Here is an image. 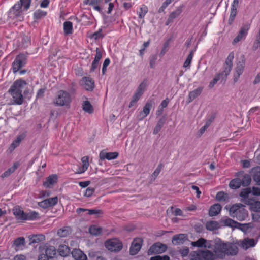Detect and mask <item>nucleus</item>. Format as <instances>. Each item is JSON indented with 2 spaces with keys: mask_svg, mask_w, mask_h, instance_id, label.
<instances>
[{
  "mask_svg": "<svg viewBox=\"0 0 260 260\" xmlns=\"http://www.w3.org/2000/svg\"><path fill=\"white\" fill-rule=\"evenodd\" d=\"M213 249L218 258H223L227 255H235L238 252L237 245L232 243H224L220 239L213 241Z\"/></svg>",
  "mask_w": 260,
  "mask_h": 260,
  "instance_id": "f257e3e1",
  "label": "nucleus"
},
{
  "mask_svg": "<svg viewBox=\"0 0 260 260\" xmlns=\"http://www.w3.org/2000/svg\"><path fill=\"white\" fill-rule=\"evenodd\" d=\"M234 58V52H230L225 60V62L224 64L223 71L217 74L213 79L210 82L209 87L210 88H213L219 80H221L224 81L226 80L227 76L230 74L232 69L233 60Z\"/></svg>",
  "mask_w": 260,
  "mask_h": 260,
  "instance_id": "f03ea898",
  "label": "nucleus"
},
{
  "mask_svg": "<svg viewBox=\"0 0 260 260\" xmlns=\"http://www.w3.org/2000/svg\"><path fill=\"white\" fill-rule=\"evenodd\" d=\"M245 208V206L242 204H234L230 208V215L240 221H243L248 216V212Z\"/></svg>",
  "mask_w": 260,
  "mask_h": 260,
  "instance_id": "7ed1b4c3",
  "label": "nucleus"
},
{
  "mask_svg": "<svg viewBox=\"0 0 260 260\" xmlns=\"http://www.w3.org/2000/svg\"><path fill=\"white\" fill-rule=\"evenodd\" d=\"M70 94L66 91L61 90L58 91L54 103L58 106H69L71 102Z\"/></svg>",
  "mask_w": 260,
  "mask_h": 260,
  "instance_id": "20e7f679",
  "label": "nucleus"
},
{
  "mask_svg": "<svg viewBox=\"0 0 260 260\" xmlns=\"http://www.w3.org/2000/svg\"><path fill=\"white\" fill-rule=\"evenodd\" d=\"M250 28V24L249 23H246L242 25L237 36L234 39L232 44L235 45L241 40H244L246 38Z\"/></svg>",
  "mask_w": 260,
  "mask_h": 260,
  "instance_id": "39448f33",
  "label": "nucleus"
},
{
  "mask_svg": "<svg viewBox=\"0 0 260 260\" xmlns=\"http://www.w3.org/2000/svg\"><path fill=\"white\" fill-rule=\"evenodd\" d=\"M106 247L111 251H119L122 248V244L116 239L109 240L105 242Z\"/></svg>",
  "mask_w": 260,
  "mask_h": 260,
  "instance_id": "423d86ee",
  "label": "nucleus"
},
{
  "mask_svg": "<svg viewBox=\"0 0 260 260\" xmlns=\"http://www.w3.org/2000/svg\"><path fill=\"white\" fill-rule=\"evenodd\" d=\"M26 56L24 54H20L17 55L12 64L13 72L15 73L25 64Z\"/></svg>",
  "mask_w": 260,
  "mask_h": 260,
  "instance_id": "0eeeda50",
  "label": "nucleus"
},
{
  "mask_svg": "<svg viewBox=\"0 0 260 260\" xmlns=\"http://www.w3.org/2000/svg\"><path fill=\"white\" fill-rule=\"evenodd\" d=\"M166 245L159 242L153 244L148 250V254L152 255L153 254L161 253L167 250Z\"/></svg>",
  "mask_w": 260,
  "mask_h": 260,
  "instance_id": "6e6552de",
  "label": "nucleus"
},
{
  "mask_svg": "<svg viewBox=\"0 0 260 260\" xmlns=\"http://www.w3.org/2000/svg\"><path fill=\"white\" fill-rule=\"evenodd\" d=\"M143 240L141 238H136L134 240L130 247V254L135 255L140 251L142 245Z\"/></svg>",
  "mask_w": 260,
  "mask_h": 260,
  "instance_id": "1a4fd4ad",
  "label": "nucleus"
},
{
  "mask_svg": "<svg viewBox=\"0 0 260 260\" xmlns=\"http://www.w3.org/2000/svg\"><path fill=\"white\" fill-rule=\"evenodd\" d=\"M56 249L53 246H49L45 250V254H42L39 256V260H49V258H52L56 254Z\"/></svg>",
  "mask_w": 260,
  "mask_h": 260,
  "instance_id": "9d476101",
  "label": "nucleus"
},
{
  "mask_svg": "<svg viewBox=\"0 0 260 260\" xmlns=\"http://www.w3.org/2000/svg\"><path fill=\"white\" fill-rule=\"evenodd\" d=\"M80 83L86 90L88 91H92L94 87V82L90 77H84L80 81Z\"/></svg>",
  "mask_w": 260,
  "mask_h": 260,
  "instance_id": "9b49d317",
  "label": "nucleus"
},
{
  "mask_svg": "<svg viewBox=\"0 0 260 260\" xmlns=\"http://www.w3.org/2000/svg\"><path fill=\"white\" fill-rule=\"evenodd\" d=\"M236 176L240 178L241 185L243 186H248L251 181L250 175L248 174L244 173L243 171L237 173Z\"/></svg>",
  "mask_w": 260,
  "mask_h": 260,
  "instance_id": "f8f14e48",
  "label": "nucleus"
},
{
  "mask_svg": "<svg viewBox=\"0 0 260 260\" xmlns=\"http://www.w3.org/2000/svg\"><path fill=\"white\" fill-rule=\"evenodd\" d=\"M58 180L57 175L56 174H51L47 177L43 182V186L48 188L52 187L57 182Z\"/></svg>",
  "mask_w": 260,
  "mask_h": 260,
  "instance_id": "ddd939ff",
  "label": "nucleus"
},
{
  "mask_svg": "<svg viewBox=\"0 0 260 260\" xmlns=\"http://www.w3.org/2000/svg\"><path fill=\"white\" fill-rule=\"evenodd\" d=\"M245 60L243 56H242L241 61H239L236 67V75H235L234 81L236 82L239 76L243 73L245 67Z\"/></svg>",
  "mask_w": 260,
  "mask_h": 260,
  "instance_id": "4468645a",
  "label": "nucleus"
},
{
  "mask_svg": "<svg viewBox=\"0 0 260 260\" xmlns=\"http://www.w3.org/2000/svg\"><path fill=\"white\" fill-rule=\"evenodd\" d=\"M197 257L201 260H215L218 258L215 253L208 250L202 251L200 254L197 255Z\"/></svg>",
  "mask_w": 260,
  "mask_h": 260,
  "instance_id": "2eb2a0df",
  "label": "nucleus"
},
{
  "mask_svg": "<svg viewBox=\"0 0 260 260\" xmlns=\"http://www.w3.org/2000/svg\"><path fill=\"white\" fill-rule=\"evenodd\" d=\"M26 85V82L22 79L16 80L9 90L22 92V89Z\"/></svg>",
  "mask_w": 260,
  "mask_h": 260,
  "instance_id": "dca6fc26",
  "label": "nucleus"
},
{
  "mask_svg": "<svg viewBox=\"0 0 260 260\" xmlns=\"http://www.w3.org/2000/svg\"><path fill=\"white\" fill-rule=\"evenodd\" d=\"M118 156V152H106L105 150H102L99 154V158L101 160H103L105 159L108 160L114 159L116 158Z\"/></svg>",
  "mask_w": 260,
  "mask_h": 260,
  "instance_id": "f3484780",
  "label": "nucleus"
},
{
  "mask_svg": "<svg viewBox=\"0 0 260 260\" xmlns=\"http://www.w3.org/2000/svg\"><path fill=\"white\" fill-rule=\"evenodd\" d=\"M13 213L18 221L25 220L26 213L19 206H15L13 209Z\"/></svg>",
  "mask_w": 260,
  "mask_h": 260,
  "instance_id": "a211bd4d",
  "label": "nucleus"
},
{
  "mask_svg": "<svg viewBox=\"0 0 260 260\" xmlns=\"http://www.w3.org/2000/svg\"><path fill=\"white\" fill-rule=\"evenodd\" d=\"M191 245L194 247H202L211 248L212 245L209 241L205 240L204 238H201L196 241L192 242Z\"/></svg>",
  "mask_w": 260,
  "mask_h": 260,
  "instance_id": "6ab92c4d",
  "label": "nucleus"
},
{
  "mask_svg": "<svg viewBox=\"0 0 260 260\" xmlns=\"http://www.w3.org/2000/svg\"><path fill=\"white\" fill-rule=\"evenodd\" d=\"M239 1L237 0H234L231 9L230 16L229 19V24H231L237 14V9L238 7Z\"/></svg>",
  "mask_w": 260,
  "mask_h": 260,
  "instance_id": "aec40b11",
  "label": "nucleus"
},
{
  "mask_svg": "<svg viewBox=\"0 0 260 260\" xmlns=\"http://www.w3.org/2000/svg\"><path fill=\"white\" fill-rule=\"evenodd\" d=\"M203 90V87H199L193 91H190L188 96L187 103H190L194 100L197 97L199 96Z\"/></svg>",
  "mask_w": 260,
  "mask_h": 260,
  "instance_id": "412c9836",
  "label": "nucleus"
},
{
  "mask_svg": "<svg viewBox=\"0 0 260 260\" xmlns=\"http://www.w3.org/2000/svg\"><path fill=\"white\" fill-rule=\"evenodd\" d=\"M182 8L181 7H178L174 11L172 12L169 15L168 20L166 22V25H168L173 22V20L178 17L182 13Z\"/></svg>",
  "mask_w": 260,
  "mask_h": 260,
  "instance_id": "4be33fe9",
  "label": "nucleus"
},
{
  "mask_svg": "<svg viewBox=\"0 0 260 260\" xmlns=\"http://www.w3.org/2000/svg\"><path fill=\"white\" fill-rule=\"evenodd\" d=\"M9 92L12 96L14 102L18 105H21L23 103V95L22 92L9 90Z\"/></svg>",
  "mask_w": 260,
  "mask_h": 260,
  "instance_id": "5701e85b",
  "label": "nucleus"
},
{
  "mask_svg": "<svg viewBox=\"0 0 260 260\" xmlns=\"http://www.w3.org/2000/svg\"><path fill=\"white\" fill-rule=\"evenodd\" d=\"M71 254L75 260H86L87 258L86 255L79 249H73Z\"/></svg>",
  "mask_w": 260,
  "mask_h": 260,
  "instance_id": "b1692460",
  "label": "nucleus"
},
{
  "mask_svg": "<svg viewBox=\"0 0 260 260\" xmlns=\"http://www.w3.org/2000/svg\"><path fill=\"white\" fill-rule=\"evenodd\" d=\"M19 166V164L18 162H15L13 164V166L8 169L6 171H5L3 173H2L1 175V177L2 179H4L7 178L11 175L13 173H14L15 170L18 168Z\"/></svg>",
  "mask_w": 260,
  "mask_h": 260,
  "instance_id": "393cba45",
  "label": "nucleus"
},
{
  "mask_svg": "<svg viewBox=\"0 0 260 260\" xmlns=\"http://www.w3.org/2000/svg\"><path fill=\"white\" fill-rule=\"evenodd\" d=\"M256 243V242L254 239L245 238L242 241L241 246L243 249L246 250L250 247H254Z\"/></svg>",
  "mask_w": 260,
  "mask_h": 260,
  "instance_id": "a878e982",
  "label": "nucleus"
},
{
  "mask_svg": "<svg viewBox=\"0 0 260 260\" xmlns=\"http://www.w3.org/2000/svg\"><path fill=\"white\" fill-rule=\"evenodd\" d=\"M221 210V206L220 204H214L209 209V215L210 216H216L220 212Z\"/></svg>",
  "mask_w": 260,
  "mask_h": 260,
  "instance_id": "bb28decb",
  "label": "nucleus"
},
{
  "mask_svg": "<svg viewBox=\"0 0 260 260\" xmlns=\"http://www.w3.org/2000/svg\"><path fill=\"white\" fill-rule=\"evenodd\" d=\"M237 221L228 217H223L220 220V223L224 225L235 228L237 225Z\"/></svg>",
  "mask_w": 260,
  "mask_h": 260,
  "instance_id": "cd10ccee",
  "label": "nucleus"
},
{
  "mask_svg": "<svg viewBox=\"0 0 260 260\" xmlns=\"http://www.w3.org/2000/svg\"><path fill=\"white\" fill-rule=\"evenodd\" d=\"M186 237L184 234L175 235L172 238V243L175 245L182 244L186 239Z\"/></svg>",
  "mask_w": 260,
  "mask_h": 260,
  "instance_id": "c85d7f7f",
  "label": "nucleus"
},
{
  "mask_svg": "<svg viewBox=\"0 0 260 260\" xmlns=\"http://www.w3.org/2000/svg\"><path fill=\"white\" fill-rule=\"evenodd\" d=\"M24 138V136L23 135L18 136L16 139L11 143L9 147L10 151H13L17 147H18Z\"/></svg>",
  "mask_w": 260,
  "mask_h": 260,
  "instance_id": "c756f323",
  "label": "nucleus"
},
{
  "mask_svg": "<svg viewBox=\"0 0 260 260\" xmlns=\"http://www.w3.org/2000/svg\"><path fill=\"white\" fill-rule=\"evenodd\" d=\"M58 251L61 256L65 257L69 255L70 249L69 247L66 245H60L59 246Z\"/></svg>",
  "mask_w": 260,
  "mask_h": 260,
  "instance_id": "7c9ffc66",
  "label": "nucleus"
},
{
  "mask_svg": "<svg viewBox=\"0 0 260 260\" xmlns=\"http://www.w3.org/2000/svg\"><path fill=\"white\" fill-rule=\"evenodd\" d=\"M45 236L42 234L34 235L29 237L30 243H38L43 241L45 240Z\"/></svg>",
  "mask_w": 260,
  "mask_h": 260,
  "instance_id": "2f4dec72",
  "label": "nucleus"
},
{
  "mask_svg": "<svg viewBox=\"0 0 260 260\" xmlns=\"http://www.w3.org/2000/svg\"><path fill=\"white\" fill-rule=\"evenodd\" d=\"M252 173H253V180L256 182V183L258 185H260V168H252Z\"/></svg>",
  "mask_w": 260,
  "mask_h": 260,
  "instance_id": "473e14b6",
  "label": "nucleus"
},
{
  "mask_svg": "<svg viewBox=\"0 0 260 260\" xmlns=\"http://www.w3.org/2000/svg\"><path fill=\"white\" fill-rule=\"evenodd\" d=\"M241 185L240 178H239L238 177L231 180L229 184L230 188L233 189L239 188Z\"/></svg>",
  "mask_w": 260,
  "mask_h": 260,
  "instance_id": "72a5a7b5",
  "label": "nucleus"
},
{
  "mask_svg": "<svg viewBox=\"0 0 260 260\" xmlns=\"http://www.w3.org/2000/svg\"><path fill=\"white\" fill-rule=\"evenodd\" d=\"M83 110L89 114L93 112V108L88 101L83 102L82 104Z\"/></svg>",
  "mask_w": 260,
  "mask_h": 260,
  "instance_id": "f704fd0d",
  "label": "nucleus"
},
{
  "mask_svg": "<svg viewBox=\"0 0 260 260\" xmlns=\"http://www.w3.org/2000/svg\"><path fill=\"white\" fill-rule=\"evenodd\" d=\"M70 228L66 226L59 229L57 231V235L60 237H66L70 235Z\"/></svg>",
  "mask_w": 260,
  "mask_h": 260,
  "instance_id": "c9c22d12",
  "label": "nucleus"
},
{
  "mask_svg": "<svg viewBox=\"0 0 260 260\" xmlns=\"http://www.w3.org/2000/svg\"><path fill=\"white\" fill-rule=\"evenodd\" d=\"M39 218V214L36 211L26 213L25 220H34Z\"/></svg>",
  "mask_w": 260,
  "mask_h": 260,
  "instance_id": "e433bc0d",
  "label": "nucleus"
},
{
  "mask_svg": "<svg viewBox=\"0 0 260 260\" xmlns=\"http://www.w3.org/2000/svg\"><path fill=\"white\" fill-rule=\"evenodd\" d=\"M63 30L66 35L71 34L73 32V24L70 21H66L63 23Z\"/></svg>",
  "mask_w": 260,
  "mask_h": 260,
  "instance_id": "4c0bfd02",
  "label": "nucleus"
},
{
  "mask_svg": "<svg viewBox=\"0 0 260 260\" xmlns=\"http://www.w3.org/2000/svg\"><path fill=\"white\" fill-rule=\"evenodd\" d=\"M253 227L251 223L242 224L237 222L235 228L238 229L243 232H246L249 228Z\"/></svg>",
  "mask_w": 260,
  "mask_h": 260,
  "instance_id": "58836bf2",
  "label": "nucleus"
},
{
  "mask_svg": "<svg viewBox=\"0 0 260 260\" xmlns=\"http://www.w3.org/2000/svg\"><path fill=\"white\" fill-rule=\"evenodd\" d=\"M147 87V81L146 80L143 81L139 85L136 92L142 95L144 92L145 91Z\"/></svg>",
  "mask_w": 260,
  "mask_h": 260,
  "instance_id": "ea45409f",
  "label": "nucleus"
},
{
  "mask_svg": "<svg viewBox=\"0 0 260 260\" xmlns=\"http://www.w3.org/2000/svg\"><path fill=\"white\" fill-rule=\"evenodd\" d=\"M165 121V120L164 118H161L159 119L155 128H154L153 132V134H157L161 130V128L164 125Z\"/></svg>",
  "mask_w": 260,
  "mask_h": 260,
  "instance_id": "a19ab883",
  "label": "nucleus"
},
{
  "mask_svg": "<svg viewBox=\"0 0 260 260\" xmlns=\"http://www.w3.org/2000/svg\"><path fill=\"white\" fill-rule=\"evenodd\" d=\"M152 106V105L151 102H147L146 103L145 105L143 107V111L142 112L144 114L142 118L146 117L149 114Z\"/></svg>",
  "mask_w": 260,
  "mask_h": 260,
  "instance_id": "79ce46f5",
  "label": "nucleus"
},
{
  "mask_svg": "<svg viewBox=\"0 0 260 260\" xmlns=\"http://www.w3.org/2000/svg\"><path fill=\"white\" fill-rule=\"evenodd\" d=\"M206 228L210 231H213L218 228V223L215 221H211L206 223Z\"/></svg>",
  "mask_w": 260,
  "mask_h": 260,
  "instance_id": "37998d69",
  "label": "nucleus"
},
{
  "mask_svg": "<svg viewBox=\"0 0 260 260\" xmlns=\"http://www.w3.org/2000/svg\"><path fill=\"white\" fill-rule=\"evenodd\" d=\"M194 52V50H191L190 51L189 54L188 55L186 59L185 60V61L183 64V67L184 68H189L190 63L191 62V60L193 58Z\"/></svg>",
  "mask_w": 260,
  "mask_h": 260,
  "instance_id": "c03bdc74",
  "label": "nucleus"
},
{
  "mask_svg": "<svg viewBox=\"0 0 260 260\" xmlns=\"http://www.w3.org/2000/svg\"><path fill=\"white\" fill-rule=\"evenodd\" d=\"M89 231L92 235L97 236L102 232V228L95 225H92L89 228Z\"/></svg>",
  "mask_w": 260,
  "mask_h": 260,
  "instance_id": "a18cd8bd",
  "label": "nucleus"
},
{
  "mask_svg": "<svg viewBox=\"0 0 260 260\" xmlns=\"http://www.w3.org/2000/svg\"><path fill=\"white\" fill-rule=\"evenodd\" d=\"M22 6V4L19 1L14 5L11 11V12H13L16 16H17L20 13V10L21 9Z\"/></svg>",
  "mask_w": 260,
  "mask_h": 260,
  "instance_id": "49530a36",
  "label": "nucleus"
},
{
  "mask_svg": "<svg viewBox=\"0 0 260 260\" xmlns=\"http://www.w3.org/2000/svg\"><path fill=\"white\" fill-rule=\"evenodd\" d=\"M216 200L219 202L225 201L228 199L229 196L227 193H225L223 192L220 191L217 193L216 194Z\"/></svg>",
  "mask_w": 260,
  "mask_h": 260,
  "instance_id": "de8ad7c7",
  "label": "nucleus"
},
{
  "mask_svg": "<svg viewBox=\"0 0 260 260\" xmlns=\"http://www.w3.org/2000/svg\"><path fill=\"white\" fill-rule=\"evenodd\" d=\"M148 8L145 5H143L140 8V11L138 12V14L139 15V17L140 18H143L145 15L148 12Z\"/></svg>",
  "mask_w": 260,
  "mask_h": 260,
  "instance_id": "09e8293b",
  "label": "nucleus"
},
{
  "mask_svg": "<svg viewBox=\"0 0 260 260\" xmlns=\"http://www.w3.org/2000/svg\"><path fill=\"white\" fill-rule=\"evenodd\" d=\"M141 96L142 95H141L140 94H139L135 92L134 94L133 95L132 100L130 102L128 107L129 108H131V107H133L134 105H135L137 103V102L138 101V100L140 99V98Z\"/></svg>",
  "mask_w": 260,
  "mask_h": 260,
  "instance_id": "8fccbe9b",
  "label": "nucleus"
},
{
  "mask_svg": "<svg viewBox=\"0 0 260 260\" xmlns=\"http://www.w3.org/2000/svg\"><path fill=\"white\" fill-rule=\"evenodd\" d=\"M246 204L250 205L252 210L260 212V201H256L253 203L247 202Z\"/></svg>",
  "mask_w": 260,
  "mask_h": 260,
  "instance_id": "3c124183",
  "label": "nucleus"
},
{
  "mask_svg": "<svg viewBox=\"0 0 260 260\" xmlns=\"http://www.w3.org/2000/svg\"><path fill=\"white\" fill-rule=\"evenodd\" d=\"M25 244V239L24 237H19L15 240L14 241V245L19 247L21 246H23Z\"/></svg>",
  "mask_w": 260,
  "mask_h": 260,
  "instance_id": "603ef678",
  "label": "nucleus"
},
{
  "mask_svg": "<svg viewBox=\"0 0 260 260\" xmlns=\"http://www.w3.org/2000/svg\"><path fill=\"white\" fill-rule=\"evenodd\" d=\"M47 13L41 10H38L34 12V16L36 19H40L46 16Z\"/></svg>",
  "mask_w": 260,
  "mask_h": 260,
  "instance_id": "864d4df0",
  "label": "nucleus"
},
{
  "mask_svg": "<svg viewBox=\"0 0 260 260\" xmlns=\"http://www.w3.org/2000/svg\"><path fill=\"white\" fill-rule=\"evenodd\" d=\"M251 193V188H246L244 189L240 193V196L246 199L248 198V195Z\"/></svg>",
  "mask_w": 260,
  "mask_h": 260,
  "instance_id": "5fc2aeb1",
  "label": "nucleus"
},
{
  "mask_svg": "<svg viewBox=\"0 0 260 260\" xmlns=\"http://www.w3.org/2000/svg\"><path fill=\"white\" fill-rule=\"evenodd\" d=\"M48 203L50 206V207H52L55 206L58 202V198L57 197H55L53 198H49L47 199Z\"/></svg>",
  "mask_w": 260,
  "mask_h": 260,
  "instance_id": "6e6d98bb",
  "label": "nucleus"
},
{
  "mask_svg": "<svg viewBox=\"0 0 260 260\" xmlns=\"http://www.w3.org/2000/svg\"><path fill=\"white\" fill-rule=\"evenodd\" d=\"M82 166H83V170H85V169H88V167L89 166V157L88 156H84L82 158Z\"/></svg>",
  "mask_w": 260,
  "mask_h": 260,
  "instance_id": "4d7b16f0",
  "label": "nucleus"
},
{
  "mask_svg": "<svg viewBox=\"0 0 260 260\" xmlns=\"http://www.w3.org/2000/svg\"><path fill=\"white\" fill-rule=\"evenodd\" d=\"M169 46V41H167L163 45L162 48L160 52V55L163 56L167 52Z\"/></svg>",
  "mask_w": 260,
  "mask_h": 260,
  "instance_id": "13d9d810",
  "label": "nucleus"
},
{
  "mask_svg": "<svg viewBox=\"0 0 260 260\" xmlns=\"http://www.w3.org/2000/svg\"><path fill=\"white\" fill-rule=\"evenodd\" d=\"M103 35L102 34V30L99 29L98 31L92 34L90 36L91 38L97 40L100 38H102Z\"/></svg>",
  "mask_w": 260,
  "mask_h": 260,
  "instance_id": "bf43d9fd",
  "label": "nucleus"
},
{
  "mask_svg": "<svg viewBox=\"0 0 260 260\" xmlns=\"http://www.w3.org/2000/svg\"><path fill=\"white\" fill-rule=\"evenodd\" d=\"M150 260H170V257L168 255H157L151 257Z\"/></svg>",
  "mask_w": 260,
  "mask_h": 260,
  "instance_id": "052dcab7",
  "label": "nucleus"
},
{
  "mask_svg": "<svg viewBox=\"0 0 260 260\" xmlns=\"http://www.w3.org/2000/svg\"><path fill=\"white\" fill-rule=\"evenodd\" d=\"M157 57L156 55H152L150 58V67L151 68H154L155 65V62L157 60Z\"/></svg>",
  "mask_w": 260,
  "mask_h": 260,
  "instance_id": "680f3d73",
  "label": "nucleus"
},
{
  "mask_svg": "<svg viewBox=\"0 0 260 260\" xmlns=\"http://www.w3.org/2000/svg\"><path fill=\"white\" fill-rule=\"evenodd\" d=\"M87 212L88 215L102 214L103 213L101 210L98 209H88Z\"/></svg>",
  "mask_w": 260,
  "mask_h": 260,
  "instance_id": "e2e57ef3",
  "label": "nucleus"
},
{
  "mask_svg": "<svg viewBox=\"0 0 260 260\" xmlns=\"http://www.w3.org/2000/svg\"><path fill=\"white\" fill-rule=\"evenodd\" d=\"M94 191V188L90 187H88L86 190L84 196L87 197H90L92 195Z\"/></svg>",
  "mask_w": 260,
  "mask_h": 260,
  "instance_id": "0e129e2a",
  "label": "nucleus"
},
{
  "mask_svg": "<svg viewBox=\"0 0 260 260\" xmlns=\"http://www.w3.org/2000/svg\"><path fill=\"white\" fill-rule=\"evenodd\" d=\"M38 205L40 207L43 208H47L50 207V206L48 203L47 199H45L38 203Z\"/></svg>",
  "mask_w": 260,
  "mask_h": 260,
  "instance_id": "69168bd1",
  "label": "nucleus"
},
{
  "mask_svg": "<svg viewBox=\"0 0 260 260\" xmlns=\"http://www.w3.org/2000/svg\"><path fill=\"white\" fill-rule=\"evenodd\" d=\"M251 192L254 196H260V188L257 187H253L251 189Z\"/></svg>",
  "mask_w": 260,
  "mask_h": 260,
  "instance_id": "338daca9",
  "label": "nucleus"
},
{
  "mask_svg": "<svg viewBox=\"0 0 260 260\" xmlns=\"http://www.w3.org/2000/svg\"><path fill=\"white\" fill-rule=\"evenodd\" d=\"M260 47V39L256 38L254 42L252 48L254 50H257Z\"/></svg>",
  "mask_w": 260,
  "mask_h": 260,
  "instance_id": "774afa93",
  "label": "nucleus"
}]
</instances>
